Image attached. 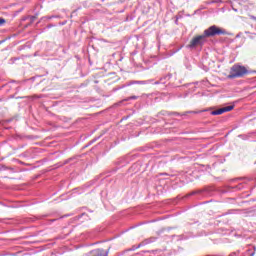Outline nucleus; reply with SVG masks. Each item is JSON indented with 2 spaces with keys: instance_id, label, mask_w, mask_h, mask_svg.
Instances as JSON below:
<instances>
[{
  "instance_id": "obj_2",
  "label": "nucleus",
  "mask_w": 256,
  "mask_h": 256,
  "mask_svg": "<svg viewBox=\"0 0 256 256\" xmlns=\"http://www.w3.org/2000/svg\"><path fill=\"white\" fill-rule=\"evenodd\" d=\"M247 68L244 66L234 65L231 68L230 75L228 76L229 79H235L237 77H243V75H246Z\"/></svg>"
},
{
  "instance_id": "obj_4",
  "label": "nucleus",
  "mask_w": 256,
  "mask_h": 256,
  "mask_svg": "<svg viewBox=\"0 0 256 256\" xmlns=\"http://www.w3.org/2000/svg\"><path fill=\"white\" fill-rule=\"evenodd\" d=\"M4 23H5V19L0 18V25H4Z\"/></svg>"
},
{
  "instance_id": "obj_1",
  "label": "nucleus",
  "mask_w": 256,
  "mask_h": 256,
  "mask_svg": "<svg viewBox=\"0 0 256 256\" xmlns=\"http://www.w3.org/2000/svg\"><path fill=\"white\" fill-rule=\"evenodd\" d=\"M225 30L221 29L215 25L209 27L204 31L203 35H199L194 37L191 41L190 44L187 46L188 49H195V47H199L200 45H203L205 43V39L207 37H215V35H225Z\"/></svg>"
},
{
  "instance_id": "obj_5",
  "label": "nucleus",
  "mask_w": 256,
  "mask_h": 256,
  "mask_svg": "<svg viewBox=\"0 0 256 256\" xmlns=\"http://www.w3.org/2000/svg\"><path fill=\"white\" fill-rule=\"evenodd\" d=\"M250 19H253L254 21H256L255 16H250Z\"/></svg>"
},
{
  "instance_id": "obj_3",
  "label": "nucleus",
  "mask_w": 256,
  "mask_h": 256,
  "mask_svg": "<svg viewBox=\"0 0 256 256\" xmlns=\"http://www.w3.org/2000/svg\"><path fill=\"white\" fill-rule=\"evenodd\" d=\"M234 106H225L223 108H220L218 110H214L211 112V115H223V113H227L229 111H233Z\"/></svg>"
}]
</instances>
